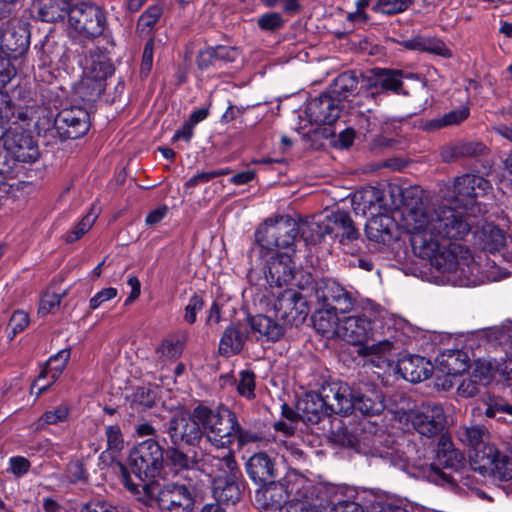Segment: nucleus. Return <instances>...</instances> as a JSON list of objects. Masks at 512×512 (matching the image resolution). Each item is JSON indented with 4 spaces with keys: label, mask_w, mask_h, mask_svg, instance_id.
<instances>
[{
    "label": "nucleus",
    "mask_w": 512,
    "mask_h": 512,
    "mask_svg": "<svg viewBox=\"0 0 512 512\" xmlns=\"http://www.w3.org/2000/svg\"><path fill=\"white\" fill-rule=\"evenodd\" d=\"M29 45L30 30L27 23L15 21L5 25L0 40L2 54L16 60L28 50Z\"/></svg>",
    "instance_id": "obj_14"
},
{
    "label": "nucleus",
    "mask_w": 512,
    "mask_h": 512,
    "mask_svg": "<svg viewBox=\"0 0 512 512\" xmlns=\"http://www.w3.org/2000/svg\"><path fill=\"white\" fill-rule=\"evenodd\" d=\"M68 23L79 35L86 38L100 36L105 28L106 17L104 11L90 2L72 1Z\"/></svg>",
    "instance_id": "obj_9"
},
{
    "label": "nucleus",
    "mask_w": 512,
    "mask_h": 512,
    "mask_svg": "<svg viewBox=\"0 0 512 512\" xmlns=\"http://www.w3.org/2000/svg\"><path fill=\"white\" fill-rule=\"evenodd\" d=\"M204 307V300L200 295L194 294L190 297L188 304L185 307L184 319L188 324H193L196 321L197 313Z\"/></svg>",
    "instance_id": "obj_58"
},
{
    "label": "nucleus",
    "mask_w": 512,
    "mask_h": 512,
    "mask_svg": "<svg viewBox=\"0 0 512 512\" xmlns=\"http://www.w3.org/2000/svg\"><path fill=\"white\" fill-rule=\"evenodd\" d=\"M264 487L263 495L268 501V504L274 507L281 508L282 502L286 497V492L284 490L283 485L276 483L275 481L272 483H267L266 485H262Z\"/></svg>",
    "instance_id": "obj_49"
},
{
    "label": "nucleus",
    "mask_w": 512,
    "mask_h": 512,
    "mask_svg": "<svg viewBox=\"0 0 512 512\" xmlns=\"http://www.w3.org/2000/svg\"><path fill=\"white\" fill-rule=\"evenodd\" d=\"M54 124L61 140L78 139L89 131V113L78 106L65 108L55 116Z\"/></svg>",
    "instance_id": "obj_12"
},
{
    "label": "nucleus",
    "mask_w": 512,
    "mask_h": 512,
    "mask_svg": "<svg viewBox=\"0 0 512 512\" xmlns=\"http://www.w3.org/2000/svg\"><path fill=\"white\" fill-rule=\"evenodd\" d=\"M255 389V376L252 372L243 370L240 372V379L237 385V390L241 396L247 399L254 398Z\"/></svg>",
    "instance_id": "obj_55"
},
{
    "label": "nucleus",
    "mask_w": 512,
    "mask_h": 512,
    "mask_svg": "<svg viewBox=\"0 0 512 512\" xmlns=\"http://www.w3.org/2000/svg\"><path fill=\"white\" fill-rule=\"evenodd\" d=\"M464 457L460 451L452 447V443L441 438L436 452L435 460L428 465H419L429 480L436 484L452 483L456 481L452 472H457L463 464Z\"/></svg>",
    "instance_id": "obj_8"
},
{
    "label": "nucleus",
    "mask_w": 512,
    "mask_h": 512,
    "mask_svg": "<svg viewBox=\"0 0 512 512\" xmlns=\"http://www.w3.org/2000/svg\"><path fill=\"white\" fill-rule=\"evenodd\" d=\"M422 51L433 53L444 58L452 56L450 49L439 39L423 37Z\"/></svg>",
    "instance_id": "obj_57"
},
{
    "label": "nucleus",
    "mask_w": 512,
    "mask_h": 512,
    "mask_svg": "<svg viewBox=\"0 0 512 512\" xmlns=\"http://www.w3.org/2000/svg\"><path fill=\"white\" fill-rule=\"evenodd\" d=\"M475 245L490 253L499 251L506 243V236L503 230L492 223H484L474 233Z\"/></svg>",
    "instance_id": "obj_26"
},
{
    "label": "nucleus",
    "mask_w": 512,
    "mask_h": 512,
    "mask_svg": "<svg viewBox=\"0 0 512 512\" xmlns=\"http://www.w3.org/2000/svg\"><path fill=\"white\" fill-rule=\"evenodd\" d=\"M332 440L342 446L356 448L359 444L358 435L341 422L331 431Z\"/></svg>",
    "instance_id": "obj_45"
},
{
    "label": "nucleus",
    "mask_w": 512,
    "mask_h": 512,
    "mask_svg": "<svg viewBox=\"0 0 512 512\" xmlns=\"http://www.w3.org/2000/svg\"><path fill=\"white\" fill-rule=\"evenodd\" d=\"M164 432L176 447L182 444L196 446L203 433L213 447L218 450L224 447L220 413L202 404L194 408L192 415L183 410L175 412L166 423Z\"/></svg>",
    "instance_id": "obj_2"
},
{
    "label": "nucleus",
    "mask_w": 512,
    "mask_h": 512,
    "mask_svg": "<svg viewBox=\"0 0 512 512\" xmlns=\"http://www.w3.org/2000/svg\"><path fill=\"white\" fill-rule=\"evenodd\" d=\"M487 147L481 142H462L443 148L441 155L447 161H453L460 157H476L483 155Z\"/></svg>",
    "instance_id": "obj_37"
},
{
    "label": "nucleus",
    "mask_w": 512,
    "mask_h": 512,
    "mask_svg": "<svg viewBox=\"0 0 512 512\" xmlns=\"http://www.w3.org/2000/svg\"><path fill=\"white\" fill-rule=\"evenodd\" d=\"M167 457L177 469H188L193 463L189 457L176 447L167 450Z\"/></svg>",
    "instance_id": "obj_62"
},
{
    "label": "nucleus",
    "mask_w": 512,
    "mask_h": 512,
    "mask_svg": "<svg viewBox=\"0 0 512 512\" xmlns=\"http://www.w3.org/2000/svg\"><path fill=\"white\" fill-rule=\"evenodd\" d=\"M394 349L393 342L389 340L379 341L371 345L363 346L359 349V353L363 356H376L384 362V358Z\"/></svg>",
    "instance_id": "obj_48"
},
{
    "label": "nucleus",
    "mask_w": 512,
    "mask_h": 512,
    "mask_svg": "<svg viewBox=\"0 0 512 512\" xmlns=\"http://www.w3.org/2000/svg\"><path fill=\"white\" fill-rule=\"evenodd\" d=\"M65 45L56 41L53 37H46L41 44L40 59L43 65L60 62L65 56Z\"/></svg>",
    "instance_id": "obj_41"
},
{
    "label": "nucleus",
    "mask_w": 512,
    "mask_h": 512,
    "mask_svg": "<svg viewBox=\"0 0 512 512\" xmlns=\"http://www.w3.org/2000/svg\"><path fill=\"white\" fill-rule=\"evenodd\" d=\"M369 78V87L383 91H398L402 85V73L397 70L375 68Z\"/></svg>",
    "instance_id": "obj_36"
},
{
    "label": "nucleus",
    "mask_w": 512,
    "mask_h": 512,
    "mask_svg": "<svg viewBox=\"0 0 512 512\" xmlns=\"http://www.w3.org/2000/svg\"><path fill=\"white\" fill-rule=\"evenodd\" d=\"M250 326L253 331L272 341L280 339L284 334V328L281 324L264 315L252 317L250 319Z\"/></svg>",
    "instance_id": "obj_38"
},
{
    "label": "nucleus",
    "mask_w": 512,
    "mask_h": 512,
    "mask_svg": "<svg viewBox=\"0 0 512 512\" xmlns=\"http://www.w3.org/2000/svg\"><path fill=\"white\" fill-rule=\"evenodd\" d=\"M164 450L162 446L154 439L150 438L137 444L129 453V468L137 481H134L129 474L128 468L121 462L113 464V471L119 475L121 483L133 495H140L143 486H150L146 480L156 478L164 462Z\"/></svg>",
    "instance_id": "obj_3"
},
{
    "label": "nucleus",
    "mask_w": 512,
    "mask_h": 512,
    "mask_svg": "<svg viewBox=\"0 0 512 512\" xmlns=\"http://www.w3.org/2000/svg\"><path fill=\"white\" fill-rule=\"evenodd\" d=\"M299 416L308 423H318L324 416L330 415L323 391L305 394L297 404Z\"/></svg>",
    "instance_id": "obj_23"
},
{
    "label": "nucleus",
    "mask_w": 512,
    "mask_h": 512,
    "mask_svg": "<svg viewBox=\"0 0 512 512\" xmlns=\"http://www.w3.org/2000/svg\"><path fill=\"white\" fill-rule=\"evenodd\" d=\"M96 219L97 213L94 211V208H91L90 211L73 227V229L64 235L65 242L73 243L79 240L91 229Z\"/></svg>",
    "instance_id": "obj_44"
},
{
    "label": "nucleus",
    "mask_w": 512,
    "mask_h": 512,
    "mask_svg": "<svg viewBox=\"0 0 512 512\" xmlns=\"http://www.w3.org/2000/svg\"><path fill=\"white\" fill-rule=\"evenodd\" d=\"M75 94L84 102H95L104 93L106 81L91 75L82 76L75 86Z\"/></svg>",
    "instance_id": "obj_34"
},
{
    "label": "nucleus",
    "mask_w": 512,
    "mask_h": 512,
    "mask_svg": "<svg viewBox=\"0 0 512 512\" xmlns=\"http://www.w3.org/2000/svg\"><path fill=\"white\" fill-rule=\"evenodd\" d=\"M329 222L330 237L339 239L341 244L345 245L359 238V232L347 212L337 210L330 213Z\"/></svg>",
    "instance_id": "obj_24"
},
{
    "label": "nucleus",
    "mask_w": 512,
    "mask_h": 512,
    "mask_svg": "<svg viewBox=\"0 0 512 512\" xmlns=\"http://www.w3.org/2000/svg\"><path fill=\"white\" fill-rule=\"evenodd\" d=\"M458 439L466 445L473 447L474 455L476 450L483 448L488 437V431L480 425L462 426L457 430Z\"/></svg>",
    "instance_id": "obj_39"
},
{
    "label": "nucleus",
    "mask_w": 512,
    "mask_h": 512,
    "mask_svg": "<svg viewBox=\"0 0 512 512\" xmlns=\"http://www.w3.org/2000/svg\"><path fill=\"white\" fill-rule=\"evenodd\" d=\"M436 364L443 374L456 377L468 369L469 357L462 350H445L436 358Z\"/></svg>",
    "instance_id": "obj_27"
},
{
    "label": "nucleus",
    "mask_w": 512,
    "mask_h": 512,
    "mask_svg": "<svg viewBox=\"0 0 512 512\" xmlns=\"http://www.w3.org/2000/svg\"><path fill=\"white\" fill-rule=\"evenodd\" d=\"M72 1L67 0H38L39 19L44 22H56L69 16Z\"/></svg>",
    "instance_id": "obj_33"
},
{
    "label": "nucleus",
    "mask_w": 512,
    "mask_h": 512,
    "mask_svg": "<svg viewBox=\"0 0 512 512\" xmlns=\"http://www.w3.org/2000/svg\"><path fill=\"white\" fill-rule=\"evenodd\" d=\"M246 470L251 480L258 485L272 483L277 477L274 460L264 452L252 455L246 463Z\"/></svg>",
    "instance_id": "obj_22"
},
{
    "label": "nucleus",
    "mask_w": 512,
    "mask_h": 512,
    "mask_svg": "<svg viewBox=\"0 0 512 512\" xmlns=\"http://www.w3.org/2000/svg\"><path fill=\"white\" fill-rule=\"evenodd\" d=\"M325 510L326 506L320 499H313L307 495L293 498L280 508V512H324Z\"/></svg>",
    "instance_id": "obj_40"
},
{
    "label": "nucleus",
    "mask_w": 512,
    "mask_h": 512,
    "mask_svg": "<svg viewBox=\"0 0 512 512\" xmlns=\"http://www.w3.org/2000/svg\"><path fill=\"white\" fill-rule=\"evenodd\" d=\"M294 276L295 264L291 253H277L270 257L265 270V278L270 287L289 285Z\"/></svg>",
    "instance_id": "obj_18"
},
{
    "label": "nucleus",
    "mask_w": 512,
    "mask_h": 512,
    "mask_svg": "<svg viewBox=\"0 0 512 512\" xmlns=\"http://www.w3.org/2000/svg\"><path fill=\"white\" fill-rule=\"evenodd\" d=\"M70 355V349L65 348L48 359L46 366L32 384V389L38 388L37 395L46 391L59 378L69 361Z\"/></svg>",
    "instance_id": "obj_21"
},
{
    "label": "nucleus",
    "mask_w": 512,
    "mask_h": 512,
    "mask_svg": "<svg viewBox=\"0 0 512 512\" xmlns=\"http://www.w3.org/2000/svg\"><path fill=\"white\" fill-rule=\"evenodd\" d=\"M81 512H119L111 502L102 499H93L87 502Z\"/></svg>",
    "instance_id": "obj_64"
},
{
    "label": "nucleus",
    "mask_w": 512,
    "mask_h": 512,
    "mask_svg": "<svg viewBox=\"0 0 512 512\" xmlns=\"http://www.w3.org/2000/svg\"><path fill=\"white\" fill-rule=\"evenodd\" d=\"M13 58L6 55H0V91L5 92L3 89L15 78L17 70L12 63Z\"/></svg>",
    "instance_id": "obj_53"
},
{
    "label": "nucleus",
    "mask_w": 512,
    "mask_h": 512,
    "mask_svg": "<svg viewBox=\"0 0 512 512\" xmlns=\"http://www.w3.org/2000/svg\"><path fill=\"white\" fill-rule=\"evenodd\" d=\"M163 9L159 5L149 6L140 16L138 20V28L141 31L151 30L160 19Z\"/></svg>",
    "instance_id": "obj_52"
},
{
    "label": "nucleus",
    "mask_w": 512,
    "mask_h": 512,
    "mask_svg": "<svg viewBox=\"0 0 512 512\" xmlns=\"http://www.w3.org/2000/svg\"><path fill=\"white\" fill-rule=\"evenodd\" d=\"M4 140L7 153L15 161L31 164L39 159L40 151L37 142L20 127L11 128Z\"/></svg>",
    "instance_id": "obj_13"
},
{
    "label": "nucleus",
    "mask_w": 512,
    "mask_h": 512,
    "mask_svg": "<svg viewBox=\"0 0 512 512\" xmlns=\"http://www.w3.org/2000/svg\"><path fill=\"white\" fill-rule=\"evenodd\" d=\"M212 494L214 497V503H207L201 509V512H224L223 508V496H224V485L220 478L214 479L212 482Z\"/></svg>",
    "instance_id": "obj_51"
},
{
    "label": "nucleus",
    "mask_w": 512,
    "mask_h": 512,
    "mask_svg": "<svg viewBox=\"0 0 512 512\" xmlns=\"http://www.w3.org/2000/svg\"><path fill=\"white\" fill-rule=\"evenodd\" d=\"M490 188L489 182L479 175L466 174L461 177L455 179L453 184V196H451V200L459 204V207H453L450 205H446L444 203H434L430 202L425 198V193L422 188L419 186H410L402 190V206L400 208V226L403 230L405 227L403 225V212L406 207L408 201L406 200V192L411 189H418L421 191L420 193V202L424 205H433V206H444L449 207L455 210L462 211L466 217H469L472 225L474 221L471 215L468 213V206H471L473 209L474 205L477 206L478 211H481L479 204L476 199L484 196L488 189Z\"/></svg>",
    "instance_id": "obj_5"
},
{
    "label": "nucleus",
    "mask_w": 512,
    "mask_h": 512,
    "mask_svg": "<svg viewBox=\"0 0 512 512\" xmlns=\"http://www.w3.org/2000/svg\"><path fill=\"white\" fill-rule=\"evenodd\" d=\"M371 331V320L365 315L343 316L337 337L353 345H361L369 338Z\"/></svg>",
    "instance_id": "obj_20"
},
{
    "label": "nucleus",
    "mask_w": 512,
    "mask_h": 512,
    "mask_svg": "<svg viewBox=\"0 0 512 512\" xmlns=\"http://www.w3.org/2000/svg\"><path fill=\"white\" fill-rule=\"evenodd\" d=\"M355 410L366 416L380 415L385 409L382 391L373 383L362 382L355 387Z\"/></svg>",
    "instance_id": "obj_19"
},
{
    "label": "nucleus",
    "mask_w": 512,
    "mask_h": 512,
    "mask_svg": "<svg viewBox=\"0 0 512 512\" xmlns=\"http://www.w3.org/2000/svg\"><path fill=\"white\" fill-rule=\"evenodd\" d=\"M398 369L405 380L417 383L431 376L433 366L424 357L413 355L400 360Z\"/></svg>",
    "instance_id": "obj_25"
},
{
    "label": "nucleus",
    "mask_w": 512,
    "mask_h": 512,
    "mask_svg": "<svg viewBox=\"0 0 512 512\" xmlns=\"http://www.w3.org/2000/svg\"><path fill=\"white\" fill-rule=\"evenodd\" d=\"M508 377L509 372L504 363L496 359H479L475 362L472 377L481 385H487L493 381L497 376Z\"/></svg>",
    "instance_id": "obj_31"
},
{
    "label": "nucleus",
    "mask_w": 512,
    "mask_h": 512,
    "mask_svg": "<svg viewBox=\"0 0 512 512\" xmlns=\"http://www.w3.org/2000/svg\"><path fill=\"white\" fill-rule=\"evenodd\" d=\"M315 296L323 307L313 315L315 330L326 338L337 337L342 317L352 311L354 299L350 292L333 280H321L315 288Z\"/></svg>",
    "instance_id": "obj_4"
},
{
    "label": "nucleus",
    "mask_w": 512,
    "mask_h": 512,
    "mask_svg": "<svg viewBox=\"0 0 512 512\" xmlns=\"http://www.w3.org/2000/svg\"><path fill=\"white\" fill-rule=\"evenodd\" d=\"M358 86V79L353 72L340 74L333 82L332 94L338 99H345Z\"/></svg>",
    "instance_id": "obj_43"
},
{
    "label": "nucleus",
    "mask_w": 512,
    "mask_h": 512,
    "mask_svg": "<svg viewBox=\"0 0 512 512\" xmlns=\"http://www.w3.org/2000/svg\"><path fill=\"white\" fill-rule=\"evenodd\" d=\"M29 322V315L26 312L22 310L13 312L7 327L10 330L8 333L9 338L13 339L18 333L22 332L29 325Z\"/></svg>",
    "instance_id": "obj_54"
},
{
    "label": "nucleus",
    "mask_w": 512,
    "mask_h": 512,
    "mask_svg": "<svg viewBox=\"0 0 512 512\" xmlns=\"http://www.w3.org/2000/svg\"><path fill=\"white\" fill-rule=\"evenodd\" d=\"M244 488L243 476L235 460L226 456V505L239 502Z\"/></svg>",
    "instance_id": "obj_29"
},
{
    "label": "nucleus",
    "mask_w": 512,
    "mask_h": 512,
    "mask_svg": "<svg viewBox=\"0 0 512 512\" xmlns=\"http://www.w3.org/2000/svg\"><path fill=\"white\" fill-rule=\"evenodd\" d=\"M273 309L276 317L287 323L302 321L309 313L306 299L292 288L285 289L276 296Z\"/></svg>",
    "instance_id": "obj_15"
},
{
    "label": "nucleus",
    "mask_w": 512,
    "mask_h": 512,
    "mask_svg": "<svg viewBox=\"0 0 512 512\" xmlns=\"http://www.w3.org/2000/svg\"><path fill=\"white\" fill-rule=\"evenodd\" d=\"M262 30L273 31L283 25V19L279 13L270 12L261 15L257 21Z\"/></svg>",
    "instance_id": "obj_60"
},
{
    "label": "nucleus",
    "mask_w": 512,
    "mask_h": 512,
    "mask_svg": "<svg viewBox=\"0 0 512 512\" xmlns=\"http://www.w3.org/2000/svg\"><path fill=\"white\" fill-rule=\"evenodd\" d=\"M300 234V225L288 215L267 219L255 232L257 243L264 249H287L294 253V244Z\"/></svg>",
    "instance_id": "obj_6"
},
{
    "label": "nucleus",
    "mask_w": 512,
    "mask_h": 512,
    "mask_svg": "<svg viewBox=\"0 0 512 512\" xmlns=\"http://www.w3.org/2000/svg\"><path fill=\"white\" fill-rule=\"evenodd\" d=\"M380 201L379 191L373 187H367L354 194L352 206L356 214L372 216L380 209Z\"/></svg>",
    "instance_id": "obj_32"
},
{
    "label": "nucleus",
    "mask_w": 512,
    "mask_h": 512,
    "mask_svg": "<svg viewBox=\"0 0 512 512\" xmlns=\"http://www.w3.org/2000/svg\"><path fill=\"white\" fill-rule=\"evenodd\" d=\"M184 343L178 338L164 339L161 345L157 348V354L165 359H177L183 352Z\"/></svg>",
    "instance_id": "obj_46"
},
{
    "label": "nucleus",
    "mask_w": 512,
    "mask_h": 512,
    "mask_svg": "<svg viewBox=\"0 0 512 512\" xmlns=\"http://www.w3.org/2000/svg\"><path fill=\"white\" fill-rule=\"evenodd\" d=\"M15 116L14 104L7 92L0 91V140L5 139L11 128L9 126Z\"/></svg>",
    "instance_id": "obj_42"
},
{
    "label": "nucleus",
    "mask_w": 512,
    "mask_h": 512,
    "mask_svg": "<svg viewBox=\"0 0 512 512\" xmlns=\"http://www.w3.org/2000/svg\"><path fill=\"white\" fill-rule=\"evenodd\" d=\"M470 465L483 476L500 481L512 480V456L501 453L494 445H484L470 455Z\"/></svg>",
    "instance_id": "obj_10"
},
{
    "label": "nucleus",
    "mask_w": 512,
    "mask_h": 512,
    "mask_svg": "<svg viewBox=\"0 0 512 512\" xmlns=\"http://www.w3.org/2000/svg\"><path fill=\"white\" fill-rule=\"evenodd\" d=\"M245 331L241 327H231L226 330V354L240 352L244 344Z\"/></svg>",
    "instance_id": "obj_50"
},
{
    "label": "nucleus",
    "mask_w": 512,
    "mask_h": 512,
    "mask_svg": "<svg viewBox=\"0 0 512 512\" xmlns=\"http://www.w3.org/2000/svg\"><path fill=\"white\" fill-rule=\"evenodd\" d=\"M69 409L67 406H58L54 410L46 411L40 418L46 424L54 425L67 419Z\"/></svg>",
    "instance_id": "obj_63"
},
{
    "label": "nucleus",
    "mask_w": 512,
    "mask_h": 512,
    "mask_svg": "<svg viewBox=\"0 0 512 512\" xmlns=\"http://www.w3.org/2000/svg\"><path fill=\"white\" fill-rule=\"evenodd\" d=\"M226 417L230 423L229 432L226 434V436L237 439L240 446L254 440L252 434L242 430L233 412L226 411Z\"/></svg>",
    "instance_id": "obj_47"
},
{
    "label": "nucleus",
    "mask_w": 512,
    "mask_h": 512,
    "mask_svg": "<svg viewBox=\"0 0 512 512\" xmlns=\"http://www.w3.org/2000/svg\"><path fill=\"white\" fill-rule=\"evenodd\" d=\"M66 291L63 293H46L40 301L38 313L43 315L51 313L54 309L58 308L61 304Z\"/></svg>",
    "instance_id": "obj_56"
},
{
    "label": "nucleus",
    "mask_w": 512,
    "mask_h": 512,
    "mask_svg": "<svg viewBox=\"0 0 512 512\" xmlns=\"http://www.w3.org/2000/svg\"><path fill=\"white\" fill-rule=\"evenodd\" d=\"M330 414L347 416L355 410V388L343 382H333L322 387Z\"/></svg>",
    "instance_id": "obj_16"
},
{
    "label": "nucleus",
    "mask_w": 512,
    "mask_h": 512,
    "mask_svg": "<svg viewBox=\"0 0 512 512\" xmlns=\"http://www.w3.org/2000/svg\"><path fill=\"white\" fill-rule=\"evenodd\" d=\"M409 420L421 435L433 437L445 427L447 418L443 407L434 402H427L409 413Z\"/></svg>",
    "instance_id": "obj_11"
},
{
    "label": "nucleus",
    "mask_w": 512,
    "mask_h": 512,
    "mask_svg": "<svg viewBox=\"0 0 512 512\" xmlns=\"http://www.w3.org/2000/svg\"><path fill=\"white\" fill-rule=\"evenodd\" d=\"M81 56L79 63L84 75L99 77L105 81L113 75L115 68L105 49L93 45L87 49L83 48Z\"/></svg>",
    "instance_id": "obj_17"
},
{
    "label": "nucleus",
    "mask_w": 512,
    "mask_h": 512,
    "mask_svg": "<svg viewBox=\"0 0 512 512\" xmlns=\"http://www.w3.org/2000/svg\"><path fill=\"white\" fill-rule=\"evenodd\" d=\"M301 237L307 244H318L330 236L329 214L299 222Z\"/></svg>",
    "instance_id": "obj_30"
},
{
    "label": "nucleus",
    "mask_w": 512,
    "mask_h": 512,
    "mask_svg": "<svg viewBox=\"0 0 512 512\" xmlns=\"http://www.w3.org/2000/svg\"><path fill=\"white\" fill-rule=\"evenodd\" d=\"M309 110L315 115V121L328 125L334 123L341 112L338 102L329 94L314 99L309 105Z\"/></svg>",
    "instance_id": "obj_28"
},
{
    "label": "nucleus",
    "mask_w": 512,
    "mask_h": 512,
    "mask_svg": "<svg viewBox=\"0 0 512 512\" xmlns=\"http://www.w3.org/2000/svg\"><path fill=\"white\" fill-rule=\"evenodd\" d=\"M117 294L118 291L114 287L103 288L89 300V308L91 310H96L105 302L114 299Z\"/></svg>",
    "instance_id": "obj_61"
},
{
    "label": "nucleus",
    "mask_w": 512,
    "mask_h": 512,
    "mask_svg": "<svg viewBox=\"0 0 512 512\" xmlns=\"http://www.w3.org/2000/svg\"><path fill=\"white\" fill-rule=\"evenodd\" d=\"M143 491L149 499L157 501L162 512H194L196 489L190 482H173L162 487L151 482L150 486H143Z\"/></svg>",
    "instance_id": "obj_7"
},
{
    "label": "nucleus",
    "mask_w": 512,
    "mask_h": 512,
    "mask_svg": "<svg viewBox=\"0 0 512 512\" xmlns=\"http://www.w3.org/2000/svg\"><path fill=\"white\" fill-rule=\"evenodd\" d=\"M106 437L108 450L120 451L123 448L124 440L118 425L108 426L106 428Z\"/></svg>",
    "instance_id": "obj_59"
},
{
    "label": "nucleus",
    "mask_w": 512,
    "mask_h": 512,
    "mask_svg": "<svg viewBox=\"0 0 512 512\" xmlns=\"http://www.w3.org/2000/svg\"><path fill=\"white\" fill-rule=\"evenodd\" d=\"M418 189L406 192L408 203L403 212L405 231L422 257L428 258L439 272L459 286H476L508 276L494 261L481 265L458 241L471 231L472 223L462 211L444 206L424 205Z\"/></svg>",
    "instance_id": "obj_1"
},
{
    "label": "nucleus",
    "mask_w": 512,
    "mask_h": 512,
    "mask_svg": "<svg viewBox=\"0 0 512 512\" xmlns=\"http://www.w3.org/2000/svg\"><path fill=\"white\" fill-rule=\"evenodd\" d=\"M393 219L386 214L376 213L365 225L367 237L375 242H385L391 236Z\"/></svg>",
    "instance_id": "obj_35"
}]
</instances>
